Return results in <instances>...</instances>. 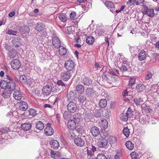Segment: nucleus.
<instances>
[{
  "label": "nucleus",
  "instance_id": "nucleus-52",
  "mask_svg": "<svg viewBox=\"0 0 159 159\" xmlns=\"http://www.w3.org/2000/svg\"><path fill=\"white\" fill-rule=\"evenodd\" d=\"M76 13L75 11H72L70 14V18L72 20H75L76 18Z\"/></svg>",
  "mask_w": 159,
  "mask_h": 159
},
{
  "label": "nucleus",
  "instance_id": "nucleus-1",
  "mask_svg": "<svg viewBox=\"0 0 159 159\" xmlns=\"http://www.w3.org/2000/svg\"><path fill=\"white\" fill-rule=\"evenodd\" d=\"M7 82L6 80H1L0 83V86L2 89H6L12 92L15 89L16 84L12 81Z\"/></svg>",
  "mask_w": 159,
  "mask_h": 159
},
{
  "label": "nucleus",
  "instance_id": "nucleus-62",
  "mask_svg": "<svg viewBox=\"0 0 159 159\" xmlns=\"http://www.w3.org/2000/svg\"><path fill=\"white\" fill-rule=\"evenodd\" d=\"M7 116L8 117H11L13 116V115L12 112L9 111L7 114Z\"/></svg>",
  "mask_w": 159,
  "mask_h": 159
},
{
  "label": "nucleus",
  "instance_id": "nucleus-41",
  "mask_svg": "<svg viewBox=\"0 0 159 159\" xmlns=\"http://www.w3.org/2000/svg\"><path fill=\"white\" fill-rule=\"evenodd\" d=\"M67 98L69 100V101L72 100L74 98V93L73 91H70L68 93Z\"/></svg>",
  "mask_w": 159,
  "mask_h": 159
},
{
  "label": "nucleus",
  "instance_id": "nucleus-61",
  "mask_svg": "<svg viewBox=\"0 0 159 159\" xmlns=\"http://www.w3.org/2000/svg\"><path fill=\"white\" fill-rule=\"evenodd\" d=\"M143 118H144L143 117L142 119H140V120L141 121V122H142V123H143V124L146 123L147 122H148V119H147V120L146 119H145V120H144V119H143Z\"/></svg>",
  "mask_w": 159,
  "mask_h": 159
},
{
  "label": "nucleus",
  "instance_id": "nucleus-40",
  "mask_svg": "<svg viewBox=\"0 0 159 159\" xmlns=\"http://www.w3.org/2000/svg\"><path fill=\"white\" fill-rule=\"evenodd\" d=\"M78 101L80 103H83L86 100V97L83 95H80L78 98Z\"/></svg>",
  "mask_w": 159,
  "mask_h": 159
},
{
  "label": "nucleus",
  "instance_id": "nucleus-13",
  "mask_svg": "<svg viewBox=\"0 0 159 159\" xmlns=\"http://www.w3.org/2000/svg\"><path fill=\"white\" fill-rule=\"evenodd\" d=\"M52 44L56 48L61 46V42L59 39L57 37H54L52 40Z\"/></svg>",
  "mask_w": 159,
  "mask_h": 159
},
{
  "label": "nucleus",
  "instance_id": "nucleus-33",
  "mask_svg": "<svg viewBox=\"0 0 159 159\" xmlns=\"http://www.w3.org/2000/svg\"><path fill=\"white\" fill-rule=\"evenodd\" d=\"M36 128L39 130H42L44 128L43 123L41 121H38L36 123Z\"/></svg>",
  "mask_w": 159,
  "mask_h": 159
},
{
  "label": "nucleus",
  "instance_id": "nucleus-50",
  "mask_svg": "<svg viewBox=\"0 0 159 159\" xmlns=\"http://www.w3.org/2000/svg\"><path fill=\"white\" fill-rule=\"evenodd\" d=\"M94 116L96 118H100L102 116L101 113L98 110H96L95 111Z\"/></svg>",
  "mask_w": 159,
  "mask_h": 159
},
{
  "label": "nucleus",
  "instance_id": "nucleus-37",
  "mask_svg": "<svg viewBox=\"0 0 159 159\" xmlns=\"http://www.w3.org/2000/svg\"><path fill=\"white\" fill-rule=\"evenodd\" d=\"M86 43L89 44H92L94 41V38L93 36L88 37L86 39Z\"/></svg>",
  "mask_w": 159,
  "mask_h": 159
},
{
  "label": "nucleus",
  "instance_id": "nucleus-53",
  "mask_svg": "<svg viewBox=\"0 0 159 159\" xmlns=\"http://www.w3.org/2000/svg\"><path fill=\"white\" fill-rule=\"evenodd\" d=\"M136 0H129L127 2L126 4L128 6H130L134 4H136Z\"/></svg>",
  "mask_w": 159,
  "mask_h": 159
},
{
  "label": "nucleus",
  "instance_id": "nucleus-2",
  "mask_svg": "<svg viewBox=\"0 0 159 159\" xmlns=\"http://www.w3.org/2000/svg\"><path fill=\"white\" fill-rule=\"evenodd\" d=\"M143 8L142 11L143 14H147L150 17H152L155 16L154 10L153 9H149L145 5H143Z\"/></svg>",
  "mask_w": 159,
  "mask_h": 159
},
{
  "label": "nucleus",
  "instance_id": "nucleus-64",
  "mask_svg": "<svg viewBox=\"0 0 159 159\" xmlns=\"http://www.w3.org/2000/svg\"><path fill=\"white\" fill-rule=\"evenodd\" d=\"M155 48L158 50H159V41L157 42L155 44Z\"/></svg>",
  "mask_w": 159,
  "mask_h": 159
},
{
  "label": "nucleus",
  "instance_id": "nucleus-14",
  "mask_svg": "<svg viewBox=\"0 0 159 159\" xmlns=\"http://www.w3.org/2000/svg\"><path fill=\"white\" fill-rule=\"evenodd\" d=\"M74 120L77 124H80L82 121L81 115L79 113H76L73 116Z\"/></svg>",
  "mask_w": 159,
  "mask_h": 159
},
{
  "label": "nucleus",
  "instance_id": "nucleus-3",
  "mask_svg": "<svg viewBox=\"0 0 159 159\" xmlns=\"http://www.w3.org/2000/svg\"><path fill=\"white\" fill-rule=\"evenodd\" d=\"M64 67L67 71H70L74 68V63L71 60H67L65 62Z\"/></svg>",
  "mask_w": 159,
  "mask_h": 159
},
{
  "label": "nucleus",
  "instance_id": "nucleus-38",
  "mask_svg": "<svg viewBox=\"0 0 159 159\" xmlns=\"http://www.w3.org/2000/svg\"><path fill=\"white\" fill-rule=\"evenodd\" d=\"M123 133L124 134L126 137L129 136L130 133V132L129 129L127 127H125L124 128L123 131Z\"/></svg>",
  "mask_w": 159,
  "mask_h": 159
},
{
  "label": "nucleus",
  "instance_id": "nucleus-5",
  "mask_svg": "<svg viewBox=\"0 0 159 159\" xmlns=\"http://www.w3.org/2000/svg\"><path fill=\"white\" fill-rule=\"evenodd\" d=\"M76 104L73 102H70L67 105V110L70 113H74L77 110Z\"/></svg>",
  "mask_w": 159,
  "mask_h": 159
},
{
  "label": "nucleus",
  "instance_id": "nucleus-42",
  "mask_svg": "<svg viewBox=\"0 0 159 159\" xmlns=\"http://www.w3.org/2000/svg\"><path fill=\"white\" fill-rule=\"evenodd\" d=\"M122 156V153L119 151H117L114 157V159H120Z\"/></svg>",
  "mask_w": 159,
  "mask_h": 159
},
{
  "label": "nucleus",
  "instance_id": "nucleus-20",
  "mask_svg": "<svg viewBox=\"0 0 159 159\" xmlns=\"http://www.w3.org/2000/svg\"><path fill=\"white\" fill-rule=\"evenodd\" d=\"M76 124L74 120H70L67 122L68 127L71 129H74L76 128Z\"/></svg>",
  "mask_w": 159,
  "mask_h": 159
},
{
  "label": "nucleus",
  "instance_id": "nucleus-46",
  "mask_svg": "<svg viewBox=\"0 0 159 159\" xmlns=\"http://www.w3.org/2000/svg\"><path fill=\"white\" fill-rule=\"evenodd\" d=\"M132 159H138L139 156L135 152H133L130 154Z\"/></svg>",
  "mask_w": 159,
  "mask_h": 159
},
{
  "label": "nucleus",
  "instance_id": "nucleus-28",
  "mask_svg": "<svg viewBox=\"0 0 159 159\" xmlns=\"http://www.w3.org/2000/svg\"><path fill=\"white\" fill-rule=\"evenodd\" d=\"M31 125L30 123H27L22 124L21 125V128L25 130H28L31 128Z\"/></svg>",
  "mask_w": 159,
  "mask_h": 159
},
{
  "label": "nucleus",
  "instance_id": "nucleus-34",
  "mask_svg": "<svg viewBox=\"0 0 159 159\" xmlns=\"http://www.w3.org/2000/svg\"><path fill=\"white\" fill-rule=\"evenodd\" d=\"M136 88L137 89V91L139 92L144 90L145 88V86L144 84H138L136 85Z\"/></svg>",
  "mask_w": 159,
  "mask_h": 159
},
{
  "label": "nucleus",
  "instance_id": "nucleus-56",
  "mask_svg": "<svg viewBox=\"0 0 159 159\" xmlns=\"http://www.w3.org/2000/svg\"><path fill=\"white\" fill-rule=\"evenodd\" d=\"M97 159H107V158L104 154L100 153L98 154Z\"/></svg>",
  "mask_w": 159,
  "mask_h": 159
},
{
  "label": "nucleus",
  "instance_id": "nucleus-45",
  "mask_svg": "<svg viewBox=\"0 0 159 159\" xmlns=\"http://www.w3.org/2000/svg\"><path fill=\"white\" fill-rule=\"evenodd\" d=\"M129 118V117L127 116V114L125 112H124L122 114V115L120 117V119L121 120L124 121H127Z\"/></svg>",
  "mask_w": 159,
  "mask_h": 159
},
{
  "label": "nucleus",
  "instance_id": "nucleus-6",
  "mask_svg": "<svg viewBox=\"0 0 159 159\" xmlns=\"http://www.w3.org/2000/svg\"><path fill=\"white\" fill-rule=\"evenodd\" d=\"M97 144L99 148H103L107 146L108 142L105 138L102 137L98 139Z\"/></svg>",
  "mask_w": 159,
  "mask_h": 159
},
{
  "label": "nucleus",
  "instance_id": "nucleus-15",
  "mask_svg": "<svg viewBox=\"0 0 159 159\" xmlns=\"http://www.w3.org/2000/svg\"><path fill=\"white\" fill-rule=\"evenodd\" d=\"M21 39L20 38H15L12 41V43L13 45L15 47H20Z\"/></svg>",
  "mask_w": 159,
  "mask_h": 159
},
{
  "label": "nucleus",
  "instance_id": "nucleus-30",
  "mask_svg": "<svg viewBox=\"0 0 159 159\" xmlns=\"http://www.w3.org/2000/svg\"><path fill=\"white\" fill-rule=\"evenodd\" d=\"M61 75L62 80H69L71 76L70 73L67 71L62 73Z\"/></svg>",
  "mask_w": 159,
  "mask_h": 159
},
{
  "label": "nucleus",
  "instance_id": "nucleus-24",
  "mask_svg": "<svg viewBox=\"0 0 159 159\" xmlns=\"http://www.w3.org/2000/svg\"><path fill=\"white\" fill-rule=\"evenodd\" d=\"M12 92L7 89H5L2 93V95L4 98H9Z\"/></svg>",
  "mask_w": 159,
  "mask_h": 159
},
{
  "label": "nucleus",
  "instance_id": "nucleus-18",
  "mask_svg": "<svg viewBox=\"0 0 159 159\" xmlns=\"http://www.w3.org/2000/svg\"><path fill=\"white\" fill-rule=\"evenodd\" d=\"M45 27L44 24L42 22H39L37 24L35 29L38 32H41L43 31Z\"/></svg>",
  "mask_w": 159,
  "mask_h": 159
},
{
  "label": "nucleus",
  "instance_id": "nucleus-51",
  "mask_svg": "<svg viewBox=\"0 0 159 159\" xmlns=\"http://www.w3.org/2000/svg\"><path fill=\"white\" fill-rule=\"evenodd\" d=\"M134 102L137 105H139L140 103L142 102V100L140 98H134Z\"/></svg>",
  "mask_w": 159,
  "mask_h": 159
},
{
  "label": "nucleus",
  "instance_id": "nucleus-39",
  "mask_svg": "<svg viewBox=\"0 0 159 159\" xmlns=\"http://www.w3.org/2000/svg\"><path fill=\"white\" fill-rule=\"evenodd\" d=\"M64 82L62 81V80H55V82H56L57 84L59 86H65V85L66 84V83H65V82L66 81V80H63Z\"/></svg>",
  "mask_w": 159,
  "mask_h": 159
},
{
  "label": "nucleus",
  "instance_id": "nucleus-11",
  "mask_svg": "<svg viewBox=\"0 0 159 159\" xmlns=\"http://www.w3.org/2000/svg\"><path fill=\"white\" fill-rule=\"evenodd\" d=\"M108 122L105 119H102L99 121L98 125L102 129H105L108 127Z\"/></svg>",
  "mask_w": 159,
  "mask_h": 159
},
{
  "label": "nucleus",
  "instance_id": "nucleus-26",
  "mask_svg": "<svg viewBox=\"0 0 159 159\" xmlns=\"http://www.w3.org/2000/svg\"><path fill=\"white\" fill-rule=\"evenodd\" d=\"M133 92L130 90L129 88H127L124 90L122 93L123 97H127L128 96H132Z\"/></svg>",
  "mask_w": 159,
  "mask_h": 159
},
{
  "label": "nucleus",
  "instance_id": "nucleus-48",
  "mask_svg": "<svg viewBox=\"0 0 159 159\" xmlns=\"http://www.w3.org/2000/svg\"><path fill=\"white\" fill-rule=\"evenodd\" d=\"M152 77V74L151 72L149 71H148L145 74V78L146 80H149Z\"/></svg>",
  "mask_w": 159,
  "mask_h": 159
},
{
  "label": "nucleus",
  "instance_id": "nucleus-60",
  "mask_svg": "<svg viewBox=\"0 0 159 159\" xmlns=\"http://www.w3.org/2000/svg\"><path fill=\"white\" fill-rule=\"evenodd\" d=\"M135 83V80H129V86H132Z\"/></svg>",
  "mask_w": 159,
  "mask_h": 159
},
{
  "label": "nucleus",
  "instance_id": "nucleus-27",
  "mask_svg": "<svg viewBox=\"0 0 159 159\" xmlns=\"http://www.w3.org/2000/svg\"><path fill=\"white\" fill-rule=\"evenodd\" d=\"M28 108L27 103L24 101L22 102L20 104L19 108L22 111H25Z\"/></svg>",
  "mask_w": 159,
  "mask_h": 159
},
{
  "label": "nucleus",
  "instance_id": "nucleus-63",
  "mask_svg": "<svg viewBox=\"0 0 159 159\" xmlns=\"http://www.w3.org/2000/svg\"><path fill=\"white\" fill-rule=\"evenodd\" d=\"M106 32L105 31L103 30H101L98 33V35L100 36L103 35V34Z\"/></svg>",
  "mask_w": 159,
  "mask_h": 159
},
{
  "label": "nucleus",
  "instance_id": "nucleus-57",
  "mask_svg": "<svg viewBox=\"0 0 159 159\" xmlns=\"http://www.w3.org/2000/svg\"><path fill=\"white\" fill-rule=\"evenodd\" d=\"M9 131V129L8 128H4L3 129H2L0 130V132L2 134H4L7 133Z\"/></svg>",
  "mask_w": 159,
  "mask_h": 159
},
{
  "label": "nucleus",
  "instance_id": "nucleus-9",
  "mask_svg": "<svg viewBox=\"0 0 159 159\" xmlns=\"http://www.w3.org/2000/svg\"><path fill=\"white\" fill-rule=\"evenodd\" d=\"M50 125L49 124H47L46 127L44 129L45 134L46 135H52L54 133L53 129L50 126Z\"/></svg>",
  "mask_w": 159,
  "mask_h": 159
},
{
  "label": "nucleus",
  "instance_id": "nucleus-10",
  "mask_svg": "<svg viewBox=\"0 0 159 159\" xmlns=\"http://www.w3.org/2000/svg\"><path fill=\"white\" fill-rule=\"evenodd\" d=\"M52 86L49 85L44 87L43 89V93L46 96L49 95L52 91Z\"/></svg>",
  "mask_w": 159,
  "mask_h": 159
},
{
  "label": "nucleus",
  "instance_id": "nucleus-36",
  "mask_svg": "<svg viewBox=\"0 0 159 159\" xmlns=\"http://www.w3.org/2000/svg\"><path fill=\"white\" fill-rule=\"evenodd\" d=\"M125 145L127 148L129 150H132L134 147V144L130 141H127L125 143Z\"/></svg>",
  "mask_w": 159,
  "mask_h": 159
},
{
  "label": "nucleus",
  "instance_id": "nucleus-4",
  "mask_svg": "<svg viewBox=\"0 0 159 159\" xmlns=\"http://www.w3.org/2000/svg\"><path fill=\"white\" fill-rule=\"evenodd\" d=\"M86 148H87V154L90 157L93 154L94 152L96 151V148L89 143H87Z\"/></svg>",
  "mask_w": 159,
  "mask_h": 159
},
{
  "label": "nucleus",
  "instance_id": "nucleus-12",
  "mask_svg": "<svg viewBox=\"0 0 159 159\" xmlns=\"http://www.w3.org/2000/svg\"><path fill=\"white\" fill-rule=\"evenodd\" d=\"M90 133L93 137H97L100 134L98 128L96 126L92 127L90 130Z\"/></svg>",
  "mask_w": 159,
  "mask_h": 159
},
{
  "label": "nucleus",
  "instance_id": "nucleus-35",
  "mask_svg": "<svg viewBox=\"0 0 159 159\" xmlns=\"http://www.w3.org/2000/svg\"><path fill=\"white\" fill-rule=\"evenodd\" d=\"M58 18L61 21L64 22H66L67 20L66 16L64 13L60 14L58 16Z\"/></svg>",
  "mask_w": 159,
  "mask_h": 159
},
{
  "label": "nucleus",
  "instance_id": "nucleus-21",
  "mask_svg": "<svg viewBox=\"0 0 159 159\" xmlns=\"http://www.w3.org/2000/svg\"><path fill=\"white\" fill-rule=\"evenodd\" d=\"M51 147L53 149H57L59 147V144L58 142L56 140L52 139L50 142Z\"/></svg>",
  "mask_w": 159,
  "mask_h": 159
},
{
  "label": "nucleus",
  "instance_id": "nucleus-31",
  "mask_svg": "<svg viewBox=\"0 0 159 159\" xmlns=\"http://www.w3.org/2000/svg\"><path fill=\"white\" fill-rule=\"evenodd\" d=\"M94 92L92 89L89 88H87L86 90V94L89 97H92L94 94Z\"/></svg>",
  "mask_w": 159,
  "mask_h": 159
},
{
  "label": "nucleus",
  "instance_id": "nucleus-25",
  "mask_svg": "<svg viewBox=\"0 0 159 159\" xmlns=\"http://www.w3.org/2000/svg\"><path fill=\"white\" fill-rule=\"evenodd\" d=\"M58 52L61 56L65 55L67 53V50L66 48L63 46H61L58 47Z\"/></svg>",
  "mask_w": 159,
  "mask_h": 159
},
{
  "label": "nucleus",
  "instance_id": "nucleus-44",
  "mask_svg": "<svg viewBox=\"0 0 159 159\" xmlns=\"http://www.w3.org/2000/svg\"><path fill=\"white\" fill-rule=\"evenodd\" d=\"M127 65L125 63H123L122 66L120 68V70L122 71V72H125L127 70Z\"/></svg>",
  "mask_w": 159,
  "mask_h": 159
},
{
  "label": "nucleus",
  "instance_id": "nucleus-47",
  "mask_svg": "<svg viewBox=\"0 0 159 159\" xmlns=\"http://www.w3.org/2000/svg\"><path fill=\"white\" fill-rule=\"evenodd\" d=\"M7 34H8L16 35L17 34V32L16 31L13 30L11 29H9L7 32Z\"/></svg>",
  "mask_w": 159,
  "mask_h": 159
},
{
  "label": "nucleus",
  "instance_id": "nucleus-32",
  "mask_svg": "<svg viewBox=\"0 0 159 159\" xmlns=\"http://www.w3.org/2000/svg\"><path fill=\"white\" fill-rule=\"evenodd\" d=\"M76 90L78 93H82L84 92V87L82 85H78L76 87Z\"/></svg>",
  "mask_w": 159,
  "mask_h": 159
},
{
  "label": "nucleus",
  "instance_id": "nucleus-17",
  "mask_svg": "<svg viewBox=\"0 0 159 159\" xmlns=\"http://www.w3.org/2000/svg\"><path fill=\"white\" fill-rule=\"evenodd\" d=\"M147 53L144 50H142L139 53L138 58L141 61H143L146 59L147 57Z\"/></svg>",
  "mask_w": 159,
  "mask_h": 159
},
{
  "label": "nucleus",
  "instance_id": "nucleus-7",
  "mask_svg": "<svg viewBox=\"0 0 159 159\" xmlns=\"http://www.w3.org/2000/svg\"><path fill=\"white\" fill-rule=\"evenodd\" d=\"M11 65L12 68L15 70H18L21 66L20 63L17 59H14L11 61Z\"/></svg>",
  "mask_w": 159,
  "mask_h": 159
},
{
  "label": "nucleus",
  "instance_id": "nucleus-22",
  "mask_svg": "<svg viewBox=\"0 0 159 159\" xmlns=\"http://www.w3.org/2000/svg\"><path fill=\"white\" fill-rule=\"evenodd\" d=\"M105 6L109 9H110V11L113 12V9L115 8V5L114 3L109 1H106L105 3Z\"/></svg>",
  "mask_w": 159,
  "mask_h": 159
},
{
  "label": "nucleus",
  "instance_id": "nucleus-58",
  "mask_svg": "<svg viewBox=\"0 0 159 159\" xmlns=\"http://www.w3.org/2000/svg\"><path fill=\"white\" fill-rule=\"evenodd\" d=\"M83 83L86 85H89L92 83V80H83Z\"/></svg>",
  "mask_w": 159,
  "mask_h": 159
},
{
  "label": "nucleus",
  "instance_id": "nucleus-29",
  "mask_svg": "<svg viewBox=\"0 0 159 159\" xmlns=\"http://www.w3.org/2000/svg\"><path fill=\"white\" fill-rule=\"evenodd\" d=\"M107 101L106 99H101L99 103V106L101 108H105L107 105Z\"/></svg>",
  "mask_w": 159,
  "mask_h": 159
},
{
  "label": "nucleus",
  "instance_id": "nucleus-55",
  "mask_svg": "<svg viewBox=\"0 0 159 159\" xmlns=\"http://www.w3.org/2000/svg\"><path fill=\"white\" fill-rule=\"evenodd\" d=\"M30 115L33 116H35L36 115V111L34 109H31L29 111Z\"/></svg>",
  "mask_w": 159,
  "mask_h": 159
},
{
  "label": "nucleus",
  "instance_id": "nucleus-23",
  "mask_svg": "<svg viewBox=\"0 0 159 159\" xmlns=\"http://www.w3.org/2000/svg\"><path fill=\"white\" fill-rule=\"evenodd\" d=\"M19 31L20 33L24 34L28 33L30 31V29L29 27L28 26H22L20 27Z\"/></svg>",
  "mask_w": 159,
  "mask_h": 159
},
{
  "label": "nucleus",
  "instance_id": "nucleus-49",
  "mask_svg": "<svg viewBox=\"0 0 159 159\" xmlns=\"http://www.w3.org/2000/svg\"><path fill=\"white\" fill-rule=\"evenodd\" d=\"M70 114L69 112L67 111H65L63 114V117L65 120H67L70 117Z\"/></svg>",
  "mask_w": 159,
  "mask_h": 159
},
{
  "label": "nucleus",
  "instance_id": "nucleus-8",
  "mask_svg": "<svg viewBox=\"0 0 159 159\" xmlns=\"http://www.w3.org/2000/svg\"><path fill=\"white\" fill-rule=\"evenodd\" d=\"M75 144L77 146L82 147L85 144V141L84 139L81 137H77L75 139Z\"/></svg>",
  "mask_w": 159,
  "mask_h": 159
},
{
  "label": "nucleus",
  "instance_id": "nucleus-54",
  "mask_svg": "<svg viewBox=\"0 0 159 159\" xmlns=\"http://www.w3.org/2000/svg\"><path fill=\"white\" fill-rule=\"evenodd\" d=\"M124 100L125 102H129L133 98V96H128L127 97H123Z\"/></svg>",
  "mask_w": 159,
  "mask_h": 159
},
{
  "label": "nucleus",
  "instance_id": "nucleus-43",
  "mask_svg": "<svg viewBox=\"0 0 159 159\" xmlns=\"http://www.w3.org/2000/svg\"><path fill=\"white\" fill-rule=\"evenodd\" d=\"M133 111H132L130 107L128 108L127 111L125 114H127V116L130 118L133 116Z\"/></svg>",
  "mask_w": 159,
  "mask_h": 159
},
{
  "label": "nucleus",
  "instance_id": "nucleus-16",
  "mask_svg": "<svg viewBox=\"0 0 159 159\" xmlns=\"http://www.w3.org/2000/svg\"><path fill=\"white\" fill-rule=\"evenodd\" d=\"M50 154L51 157L53 159H59L61 157L60 153L58 151L52 150Z\"/></svg>",
  "mask_w": 159,
  "mask_h": 159
},
{
  "label": "nucleus",
  "instance_id": "nucleus-19",
  "mask_svg": "<svg viewBox=\"0 0 159 159\" xmlns=\"http://www.w3.org/2000/svg\"><path fill=\"white\" fill-rule=\"evenodd\" d=\"M13 97L16 100H19L21 99L22 94L19 90H16L14 91Z\"/></svg>",
  "mask_w": 159,
  "mask_h": 159
},
{
  "label": "nucleus",
  "instance_id": "nucleus-59",
  "mask_svg": "<svg viewBox=\"0 0 159 159\" xmlns=\"http://www.w3.org/2000/svg\"><path fill=\"white\" fill-rule=\"evenodd\" d=\"M144 1V0H136V4L137 5H140L143 4Z\"/></svg>",
  "mask_w": 159,
  "mask_h": 159
}]
</instances>
